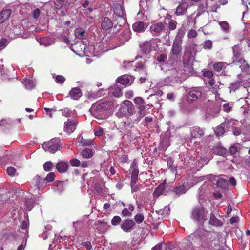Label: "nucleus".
<instances>
[{
    "mask_svg": "<svg viewBox=\"0 0 250 250\" xmlns=\"http://www.w3.org/2000/svg\"><path fill=\"white\" fill-rule=\"evenodd\" d=\"M112 107V103L110 101L97 102L94 104L90 109V112L96 118L103 119L107 118L105 112Z\"/></svg>",
    "mask_w": 250,
    "mask_h": 250,
    "instance_id": "1",
    "label": "nucleus"
},
{
    "mask_svg": "<svg viewBox=\"0 0 250 250\" xmlns=\"http://www.w3.org/2000/svg\"><path fill=\"white\" fill-rule=\"evenodd\" d=\"M185 32L183 28L178 30L177 34L174 40L170 54L173 56L177 57L180 54L182 51V44L183 38L184 36Z\"/></svg>",
    "mask_w": 250,
    "mask_h": 250,
    "instance_id": "2",
    "label": "nucleus"
},
{
    "mask_svg": "<svg viewBox=\"0 0 250 250\" xmlns=\"http://www.w3.org/2000/svg\"><path fill=\"white\" fill-rule=\"evenodd\" d=\"M232 49L234 56L233 61L231 64L238 65L242 70H245L247 69L249 65L243 59L238 45H236L232 47Z\"/></svg>",
    "mask_w": 250,
    "mask_h": 250,
    "instance_id": "3",
    "label": "nucleus"
},
{
    "mask_svg": "<svg viewBox=\"0 0 250 250\" xmlns=\"http://www.w3.org/2000/svg\"><path fill=\"white\" fill-rule=\"evenodd\" d=\"M208 213L203 206L199 205L193 208L191 217L193 220L203 223L207 219Z\"/></svg>",
    "mask_w": 250,
    "mask_h": 250,
    "instance_id": "4",
    "label": "nucleus"
},
{
    "mask_svg": "<svg viewBox=\"0 0 250 250\" xmlns=\"http://www.w3.org/2000/svg\"><path fill=\"white\" fill-rule=\"evenodd\" d=\"M132 108V102L129 100H125L121 104V107L116 113V115L120 118L123 117L126 114L131 115L133 111Z\"/></svg>",
    "mask_w": 250,
    "mask_h": 250,
    "instance_id": "5",
    "label": "nucleus"
},
{
    "mask_svg": "<svg viewBox=\"0 0 250 250\" xmlns=\"http://www.w3.org/2000/svg\"><path fill=\"white\" fill-rule=\"evenodd\" d=\"M60 140L58 138H54L48 142L44 143L42 147L45 151L50 153H55L60 147Z\"/></svg>",
    "mask_w": 250,
    "mask_h": 250,
    "instance_id": "6",
    "label": "nucleus"
},
{
    "mask_svg": "<svg viewBox=\"0 0 250 250\" xmlns=\"http://www.w3.org/2000/svg\"><path fill=\"white\" fill-rule=\"evenodd\" d=\"M113 9L115 19H119L120 22L124 23L125 21L124 18L125 11L123 7L120 4H116L114 5Z\"/></svg>",
    "mask_w": 250,
    "mask_h": 250,
    "instance_id": "7",
    "label": "nucleus"
},
{
    "mask_svg": "<svg viewBox=\"0 0 250 250\" xmlns=\"http://www.w3.org/2000/svg\"><path fill=\"white\" fill-rule=\"evenodd\" d=\"M183 67V69L182 70H179L177 72L176 77H183L184 75H185V76L187 74L189 75L192 70V66L188 61H184Z\"/></svg>",
    "mask_w": 250,
    "mask_h": 250,
    "instance_id": "8",
    "label": "nucleus"
},
{
    "mask_svg": "<svg viewBox=\"0 0 250 250\" xmlns=\"http://www.w3.org/2000/svg\"><path fill=\"white\" fill-rule=\"evenodd\" d=\"M164 24L162 22L153 23L150 27V32L154 36L160 35L164 28Z\"/></svg>",
    "mask_w": 250,
    "mask_h": 250,
    "instance_id": "9",
    "label": "nucleus"
},
{
    "mask_svg": "<svg viewBox=\"0 0 250 250\" xmlns=\"http://www.w3.org/2000/svg\"><path fill=\"white\" fill-rule=\"evenodd\" d=\"M135 223L130 219L124 220L121 225V228L125 232H130L133 229Z\"/></svg>",
    "mask_w": 250,
    "mask_h": 250,
    "instance_id": "10",
    "label": "nucleus"
},
{
    "mask_svg": "<svg viewBox=\"0 0 250 250\" xmlns=\"http://www.w3.org/2000/svg\"><path fill=\"white\" fill-rule=\"evenodd\" d=\"M189 4L187 1L181 2L176 9L175 15L179 16L184 15L187 12Z\"/></svg>",
    "mask_w": 250,
    "mask_h": 250,
    "instance_id": "11",
    "label": "nucleus"
},
{
    "mask_svg": "<svg viewBox=\"0 0 250 250\" xmlns=\"http://www.w3.org/2000/svg\"><path fill=\"white\" fill-rule=\"evenodd\" d=\"M132 126L133 125L129 122H122L119 125L120 132L123 134L128 135L131 133V128Z\"/></svg>",
    "mask_w": 250,
    "mask_h": 250,
    "instance_id": "12",
    "label": "nucleus"
},
{
    "mask_svg": "<svg viewBox=\"0 0 250 250\" xmlns=\"http://www.w3.org/2000/svg\"><path fill=\"white\" fill-rule=\"evenodd\" d=\"M152 43L151 41L143 42L140 43V49L142 53L147 54L151 51Z\"/></svg>",
    "mask_w": 250,
    "mask_h": 250,
    "instance_id": "13",
    "label": "nucleus"
},
{
    "mask_svg": "<svg viewBox=\"0 0 250 250\" xmlns=\"http://www.w3.org/2000/svg\"><path fill=\"white\" fill-rule=\"evenodd\" d=\"M117 81L118 83L123 85L128 86L131 84L133 78L130 76L124 75L118 77Z\"/></svg>",
    "mask_w": 250,
    "mask_h": 250,
    "instance_id": "14",
    "label": "nucleus"
},
{
    "mask_svg": "<svg viewBox=\"0 0 250 250\" xmlns=\"http://www.w3.org/2000/svg\"><path fill=\"white\" fill-rule=\"evenodd\" d=\"M76 123L74 121L68 120L65 122L64 131L67 133H71L76 129Z\"/></svg>",
    "mask_w": 250,
    "mask_h": 250,
    "instance_id": "15",
    "label": "nucleus"
},
{
    "mask_svg": "<svg viewBox=\"0 0 250 250\" xmlns=\"http://www.w3.org/2000/svg\"><path fill=\"white\" fill-rule=\"evenodd\" d=\"M202 95L201 91L199 89L190 91L188 95V99L190 102H193L200 98Z\"/></svg>",
    "mask_w": 250,
    "mask_h": 250,
    "instance_id": "16",
    "label": "nucleus"
},
{
    "mask_svg": "<svg viewBox=\"0 0 250 250\" xmlns=\"http://www.w3.org/2000/svg\"><path fill=\"white\" fill-rule=\"evenodd\" d=\"M39 42L42 45L48 46L53 44L55 42L54 39L49 37L40 38L38 40Z\"/></svg>",
    "mask_w": 250,
    "mask_h": 250,
    "instance_id": "17",
    "label": "nucleus"
},
{
    "mask_svg": "<svg viewBox=\"0 0 250 250\" xmlns=\"http://www.w3.org/2000/svg\"><path fill=\"white\" fill-rule=\"evenodd\" d=\"M82 95L81 89L77 87L72 88L69 92V95L71 98L75 100L79 99Z\"/></svg>",
    "mask_w": 250,
    "mask_h": 250,
    "instance_id": "18",
    "label": "nucleus"
},
{
    "mask_svg": "<svg viewBox=\"0 0 250 250\" xmlns=\"http://www.w3.org/2000/svg\"><path fill=\"white\" fill-rule=\"evenodd\" d=\"M204 134L203 129L198 127H194L191 130V134L192 138H200Z\"/></svg>",
    "mask_w": 250,
    "mask_h": 250,
    "instance_id": "19",
    "label": "nucleus"
},
{
    "mask_svg": "<svg viewBox=\"0 0 250 250\" xmlns=\"http://www.w3.org/2000/svg\"><path fill=\"white\" fill-rule=\"evenodd\" d=\"M109 91L115 97H120L122 95L121 88L116 85L111 87L109 88Z\"/></svg>",
    "mask_w": 250,
    "mask_h": 250,
    "instance_id": "20",
    "label": "nucleus"
},
{
    "mask_svg": "<svg viewBox=\"0 0 250 250\" xmlns=\"http://www.w3.org/2000/svg\"><path fill=\"white\" fill-rule=\"evenodd\" d=\"M133 30L137 32H142L145 30V25L143 21H138L132 25Z\"/></svg>",
    "mask_w": 250,
    "mask_h": 250,
    "instance_id": "21",
    "label": "nucleus"
},
{
    "mask_svg": "<svg viewBox=\"0 0 250 250\" xmlns=\"http://www.w3.org/2000/svg\"><path fill=\"white\" fill-rule=\"evenodd\" d=\"M102 28L105 30L111 28L113 23L110 19L108 17H105L101 23Z\"/></svg>",
    "mask_w": 250,
    "mask_h": 250,
    "instance_id": "22",
    "label": "nucleus"
},
{
    "mask_svg": "<svg viewBox=\"0 0 250 250\" xmlns=\"http://www.w3.org/2000/svg\"><path fill=\"white\" fill-rule=\"evenodd\" d=\"M11 14V10L10 9H6L3 10L0 13V23H3L10 17Z\"/></svg>",
    "mask_w": 250,
    "mask_h": 250,
    "instance_id": "23",
    "label": "nucleus"
},
{
    "mask_svg": "<svg viewBox=\"0 0 250 250\" xmlns=\"http://www.w3.org/2000/svg\"><path fill=\"white\" fill-rule=\"evenodd\" d=\"M129 173L131 174V176L134 177H138L139 173V169L136 162L133 161L130 166L129 169Z\"/></svg>",
    "mask_w": 250,
    "mask_h": 250,
    "instance_id": "24",
    "label": "nucleus"
},
{
    "mask_svg": "<svg viewBox=\"0 0 250 250\" xmlns=\"http://www.w3.org/2000/svg\"><path fill=\"white\" fill-rule=\"evenodd\" d=\"M213 152L218 155H224L227 153V149L221 146L218 145L213 148Z\"/></svg>",
    "mask_w": 250,
    "mask_h": 250,
    "instance_id": "25",
    "label": "nucleus"
},
{
    "mask_svg": "<svg viewBox=\"0 0 250 250\" xmlns=\"http://www.w3.org/2000/svg\"><path fill=\"white\" fill-rule=\"evenodd\" d=\"M56 169L60 173L65 172L68 168V164L66 162H60L56 165Z\"/></svg>",
    "mask_w": 250,
    "mask_h": 250,
    "instance_id": "26",
    "label": "nucleus"
},
{
    "mask_svg": "<svg viewBox=\"0 0 250 250\" xmlns=\"http://www.w3.org/2000/svg\"><path fill=\"white\" fill-rule=\"evenodd\" d=\"M25 87L27 89H32L35 87V83L34 81L30 78H25L22 81Z\"/></svg>",
    "mask_w": 250,
    "mask_h": 250,
    "instance_id": "27",
    "label": "nucleus"
},
{
    "mask_svg": "<svg viewBox=\"0 0 250 250\" xmlns=\"http://www.w3.org/2000/svg\"><path fill=\"white\" fill-rule=\"evenodd\" d=\"M76 37L79 39H84L86 37L85 31L82 28H78L75 30Z\"/></svg>",
    "mask_w": 250,
    "mask_h": 250,
    "instance_id": "28",
    "label": "nucleus"
},
{
    "mask_svg": "<svg viewBox=\"0 0 250 250\" xmlns=\"http://www.w3.org/2000/svg\"><path fill=\"white\" fill-rule=\"evenodd\" d=\"M209 224L216 227H220L223 225V223L217 218L214 214H211L209 219Z\"/></svg>",
    "mask_w": 250,
    "mask_h": 250,
    "instance_id": "29",
    "label": "nucleus"
},
{
    "mask_svg": "<svg viewBox=\"0 0 250 250\" xmlns=\"http://www.w3.org/2000/svg\"><path fill=\"white\" fill-rule=\"evenodd\" d=\"M33 183L37 188H39L43 186L44 182L43 179H41L39 176L36 175L33 179Z\"/></svg>",
    "mask_w": 250,
    "mask_h": 250,
    "instance_id": "30",
    "label": "nucleus"
},
{
    "mask_svg": "<svg viewBox=\"0 0 250 250\" xmlns=\"http://www.w3.org/2000/svg\"><path fill=\"white\" fill-rule=\"evenodd\" d=\"M81 155L83 158L89 159L93 156V152L91 149L86 148L82 152Z\"/></svg>",
    "mask_w": 250,
    "mask_h": 250,
    "instance_id": "31",
    "label": "nucleus"
},
{
    "mask_svg": "<svg viewBox=\"0 0 250 250\" xmlns=\"http://www.w3.org/2000/svg\"><path fill=\"white\" fill-rule=\"evenodd\" d=\"M221 29L225 32H229L230 30V26L229 23L226 21L218 22Z\"/></svg>",
    "mask_w": 250,
    "mask_h": 250,
    "instance_id": "32",
    "label": "nucleus"
},
{
    "mask_svg": "<svg viewBox=\"0 0 250 250\" xmlns=\"http://www.w3.org/2000/svg\"><path fill=\"white\" fill-rule=\"evenodd\" d=\"M165 189L164 185H160L154 190L153 194L154 197H158L161 195Z\"/></svg>",
    "mask_w": 250,
    "mask_h": 250,
    "instance_id": "33",
    "label": "nucleus"
},
{
    "mask_svg": "<svg viewBox=\"0 0 250 250\" xmlns=\"http://www.w3.org/2000/svg\"><path fill=\"white\" fill-rule=\"evenodd\" d=\"M137 108L139 110L138 114L140 118H142L147 113L146 110V106L145 105V104L137 106Z\"/></svg>",
    "mask_w": 250,
    "mask_h": 250,
    "instance_id": "34",
    "label": "nucleus"
},
{
    "mask_svg": "<svg viewBox=\"0 0 250 250\" xmlns=\"http://www.w3.org/2000/svg\"><path fill=\"white\" fill-rule=\"evenodd\" d=\"M220 109L219 108H217L215 109L214 111L210 110L209 112H208L206 115V119H209L211 118H214L217 116V115L219 113Z\"/></svg>",
    "mask_w": 250,
    "mask_h": 250,
    "instance_id": "35",
    "label": "nucleus"
},
{
    "mask_svg": "<svg viewBox=\"0 0 250 250\" xmlns=\"http://www.w3.org/2000/svg\"><path fill=\"white\" fill-rule=\"evenodd\" d=\"M53 77L54 78L55 82L59 84H62L65 81V78L62 75H53Z\"/></svg>",
    "mask_w": 250,
    "mask_h": 250,
    "instance_id": "36",
    "label": "nucleus"
},
{
    "mask_svg": "<svg viewBox=\"0 0 250 250\" xmlns=\"http://www.w3.org/2000/svg\"><path fill=\"white\" fill-rule=\"evenodd\" d=\"M207 9V3H200L198 8V13L196 17H199L201 13H204Z\"/></svg>",
    "mask_w": 250,
    "mask_h": 250,
    "instance_id": "37",
    "label": "nucleus"
},
{
    "mask_svg": "<svg viewBox=\"0 0 250 250\" xmlns=\"http://www.w3.org/2000/svg\"><path fill=\"white\" fill-rule=\"evenodd\" d=\"M202 180L201 177H191L189 179L190 183H188V182H187V184H188V186L191 187L194 184H196L198 182H199L200 181Z\"/></svg>",
    "mask_w": 250,
    "mask_h": 250,
    "instance_id": "38",
    "label": "nucleus"
},
{
    "mask_svg": "<svg viewBox=\"0 0 250 250\" xmlns=\"http://www.w3.org/2000/svg\"><path fill=\"white\" fill-rule=\"evenodd\" d=\"M224 124H221L218 126L215 129L214 132L217 136H222L224 133V128L223 126Z\"/></svg>",
    "mask_w": 250,
    "mask_h": 250,
    "instance_id": "39",
    "label": "nucleus"
},
{
    "mask_svg": "<svg viewBox=\"0 0 250 250\" xmlns=\"http://www.w3.org/2000/svg\"><path fill=\"white\" fill-rule=\"evenodd\" d=\"M174 191L177 195L179 196L181 194L185 193L187 191V190L186 189L184 186H180L177 187L175 189Z\"/></svg>",
    "mask_w": 250,
    "mask_h": 250,
    "instance_id": "40",
    "label": "nucleus"
},
{
    "mask_svg": "<svg viewBox=\"0 0 250 250\" xmlns=\"http://www.w3.org/2000/svg\"><path fill=\"white\" fill-rule=\"evenodd\" d=\"M233 106L232 103H226L223 105V109L224 111L229 112L231 110Z\"/></svg>",
    "mask_w": 250,
    "mask_h": 250,
    "instance_id": "41",
    "label": "nucleus"
},
{
    "mask_svg": "<svg viewBox=\"0 0 250 250\" xmlns=\"http://www.w3.org/2000/svg\"><path fill=\"white\" fill-rule=\"evenodd\" d=\"M217 184L218 187L222 188H225L227 186L228 182L226 180L221 178L217 181Z\"/></svg>",
    "mask_w": 250,
    "mask_h": 250,
    "instance_id": "42",
    "label": "nucleus"
},
{
    "mask_svg": "<svg viewBox=\"0 0 250 250\" xmlns=\"http://www.w3.org/2000/svg\"><path fill=\"white\" fill-rule=\"evenodd\" d=\"M144 218V216L142 213H138L134 216V220L138 224L142 223Z\"/></svg>",
    "mask_w": 250,
    "mask_h": 250,
    "instance_id": "43",
    "label": "nucleus"
},
{
    "mask_svg": "<svg viewBox=\"0 0 250 250\" xmlns=\"http://www.w3.org/2000/svg\"><path fill=\"white\" fill-rule=\"evenodd\" d=\"M65 0H56L54 2L55 6L57 9H61L64 4Z\"/></svg>",
    "mask_w": 250,
    "mask_h": 250,
    "instance_id": "44",
    "label": "nucleus"
},
{
    "mask_svg": "<svg viewBox=\"0 0 250 250\" xmlns=\"http://www.w3.org/2000/svg\"><path fill=\"white\" fill-rule=\"evenodd\" d=\"M225 67V64L223 62H219L214 65V69L215 71L219 72Z\"/></svg>",
    "mask_w": 250,
    "mask_h": 250,
    "instance_id": "45",
    "label": "nucleus"
},
{
    "mask_svg": "<svg viewBox=\"0 0 250 250\" xmlns=\"http://www.w3.org/2000/svg\"><path fill=\"white\" fill-rule=\"evenodd\" d=\"M54 178H55L54 173L53 172H50V173H48L47 174V175L46 176V177H45V178L44 179H43L44 182L45 183V181H46V182H52L54 180Z\"/></svg>",
    "mask_w": 250,
    "mask_h": 250,
    "instance_id": "46",
    "label": "nucleus"
},
{
    "mask_svg": "<svg viewBox=\"0 0 250 250\" xmlns=\"http://www.w3.org/2000/svg\"><path fill=\"white\" fill-rule=\"evenodd\" d=\"M134 102L137 106L145 104L144 100L140 97H136L134 99Z\"/></svg>",
    "mask_w": 250,
    "mask_h": 250,
    "instance_id": "47",
    "label": "nucleus"
},
{
    "mask_svg": "<svg viewBox=\"0 0 250 250\" xmlns=\"http://www.w3.org/2000/svg\"><path fill=\"white\" fill-rule=\"evenodd\" d=\"M121 221V218L118 216H115L111 220V224L113 226L119 225Z\"/></svg>",
    "mask_w": 250,
    "mask_h": 250,
    "instance_id": "48",
    "label": "nucleus"
},
{
    "mask_svg": "<svg viewBox=\"0 0 250 250\" xmlns=\"http://www.w3.org/2000/svg\"><path fill=\"white\" fill-rule=\"evenodd\" d=\"M72 113V110L70 109L65 108L62 110V115L66 117H70Z\"/></svg>",
    "mask_w": 250,
    "mask_h": 250,
    "instance_id": "49",
    "label": "nucleus"
},
{
    "mask_svg": "<svg viewBox=\"0 0 250 250\" xmlns=\"http://www.w3.org/2000/svg\"><path fill=\"white\" fill-rule=\"evenodd\" d=\"M34 205L32 200H27L26 201V209L28 211H30Z\"/></svg>",
    "mask_w": 250,
    "mask_h": 250,
    "instance_id": "50",
    "label": "nucleus"
},
{
    "mask_svg": "<svg viewBox=\"0 0 250 250\" xmlns=\"http://www.w3.org/2000/svg\"><path fill=\"white\" fill-rule=\"evenodd\" d=\"M94 134L96 136H101L104 133L103 129L100 127H97L94 130Z\"/></svg>",
    "mask_w": 250,
    "mask_h": 250,
    "instance_id": "51",
    "label": "nucleus"
},
{
    "mask_svg": "<svg viewBox=\"0 0 250 250\" xmlns=\"http://www.w3.org/2000/svg\"><path fill=\"white\" fill-rule=\"evenodd\" d=\"M212 46V42L211 40H208L204 42V48L205 49H210L211 48Z\"/></svg>",
    "mask_w": 250,
    "mask_h": 250,
    "instance_id": "52",
    "label": "nucleus"
},
{
    "mask_svg": "<svg viewBox=\"0 0 250 250\" xmlns=\"http://www.w3.org/2000/svg\"><path fill=\"white\" fill-rule=\"evenodd\" d=\"M177 24L175 21L171 20L168 22V27L170 30H173L176 29Z\"/></svg>",
    "mask_w": 250,
    "mask_h": 250,
    "instance_id": "53",
    "label": "nucleus"
},
{
    "mask_svg": "<svg viewBox=\"0 0 250 250\" xmlns=\"http://www.w3.org/2000/svg\"><path fill=\"white\" fill-rule=\"evenodd\" d=\"M53 164L51 162H45L43 165L44 169L46 171H49L52 167Z\"/></svg>",
    "mask_w": 250,
    "mask_h": 250,
    "instance_id": "54",
    "label": "nucleus"
},
{
    "mask_svg": "<svg viewBox=\"0 0 250 250\" xmlns=\"http://www.w3.org/2000/svg\"><path fill=\"white\" fill-rule=\"evenodd\" d=\"M121 214L123 217H130L132 213L129 211L127 208H125L122 211Z\"/></svg>",
    "mask_w": 250,
    "mask_h": 250,
    "instance_id": "55",
    "label": "nucleus"
},
{
    "mask_svg": "<svg viewBox=\"0 0 250 250\" xmlns=\"http://www.w3.org/2000/svg\"><path fill=\"white\" fill-rule=\"evenodd\" d=\"M16 170L15 168L12 167H10L7 168V172L10 176H13L16 173Z\"/></svg>",
    "mask_w": 250,
    "mask_h": 250,
    "instance_id": "56",
    "label": "nucleus"
},
{
    "mask_svg": "<svg viewBox=\"0 0 250 250\" xmlns=\"http://www.w3.org/2000/svg\"><path fill=\"white\" fill-rule=\"evenodd\" d=\"M81 246L85 247L87 250H90L92 249V245L89 241L81 243L79 247H80Z\"/></svg>",
    "mask_w": 250,
    "mask_h": 250,
    "instance_id": "57",
    "label": "nucleus"
},
{
    "mask_svg": "<svg viewBox=\"0 0 250 250\" xmlns=\"http://www.w3.org/2000/svg\"><path fill=\"white\" fill-rule=\"evenodd\" d=\"M70 162L72 166L78 167L81 164L80 161L76 158L71 160Z\"/></svg>",
    "mask_w": 250,
    "mask_h": 250,
    "instance_id": "58",
    "label": "nucleus"
},
{
    "mask_svg": "<svg viewBox=\"0 0 250 250\" xmlns=\"http://www.w3.org/2000/svg\"><path fill=\"white\" fill-rule=\"evenodd\" d=\"M197 35V33L195 30H190L188 33V37L189 38H192L196 37Z\"/></svg>",
    "mask_w": 250,
    "mask_h": 250,
    "instance_id": "59",
    "label": "nucleus"
},
{
    "mask_svg": "<svg viewBox=\"0 0 250 250\" xmlns=\"http://www.w3.org/2000/svg\"><path fill=\"white\" fill-rule=\"evenodd\" d=\"M166 56L164 54H161L158 56L156 58V60L160 62H164L166 60Z\"/></svg>",
    "mask_w": 250,
    "mask_h": 250,
    "instance_id": "60",
    "label": "nucleus"
},
{
    "mask_svg": "<svg viewBox=\"0 0 250 250\" xmlns=\"http://www.w3.org/2000/svg\"><path fill=\"white\" fill-rule=\"evenodd\" d=\"M91 164V161H85L82 162V163H81L80 166H81V167H82V168H86V167H87Z\"/></svg>",
    "mask_w": 250,
    "mask_h": 250,
    "instance_id": "61",
    "label": "nucleus"
},
{
    "mask_svg": "<svg viewBox=\"0 0 250 250\" xmlns=\"http://www.w3.org/2000/svg\"><path fill=\"white\" fill-rule=\"evenodd\" d=\"M40 10L38 8H36L33 12V16L35 19H37L40 15Z\"/></svg>",
    "mask_w": 250,
    "mask_h": 250,
    "instance_id": "62",
    "label": "nucleus"
},
{
    "mask_svg": "<svg viewBox=\"0 0 250 250\" xmlns=\"http://www.w3.org/2000/svg\"><path fill=\"white\" fill-rule=\"evenodd\" d=\"M237 151V148L235 146H232L229 148V152L231 155H234Z\"/></svg>",
    "mask_w": 250,
    "mask_h": 250,
    "instance_id": "63",
    "label": "nucleus"
},
{
    "mask_svg": "<svg viewBox=\"0 0 250 250\" xmlns=\"http://www.w3.org/2000/svg\"><path fill=\"white\" fill-rule=\"evenodd\" d=\"M204 76L208 78V79H210L213 77V73L211 71H207L204 72Z\"/></svg>",
    "mask_w": 250,
    "mask_h": 250,
    "instance_id": "64",
    "label": "nucleus"
}]
</instances>
